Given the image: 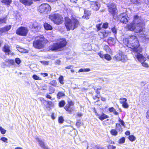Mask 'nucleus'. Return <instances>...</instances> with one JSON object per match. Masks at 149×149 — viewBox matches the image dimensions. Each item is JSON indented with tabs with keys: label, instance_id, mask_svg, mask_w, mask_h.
<instances>
[{
	"label": "nucleus",
	"instance_id": "nucleus-1",
	"mask_svg": "<svg viewBox=\"0 0 149 149\" xmlns=\"http://www.w3.org/2000/svg\"><path fill=\"white\" fill-rule=\"evenodd\" d=\"M123 42L125 46L131 49L133 52L137 53L135 56L143 67L147 68L149 67L148 64L146 62V58L140 53L143 51V48L140 47L137 36L134 35H130L127 38H123Z\"/></svg>",
	"mask_w": 149,
	"mask_h": 149
},
{
	"label": "nucleus",
	"instance_id": "nucleus-2",
	"mask_svg": "<svg viewBox=\"0 0 149 149\" xmlns=\"http://www.w3.org/2000/svg\"><path fill=\"white\" fill-rule=\"evenodd\" d=\"M123 42L125 46L131 49L133 52L137 53L135 56L143 67L147 68L149 67L148 64L146 62V58L140 53L143 51V48L140 47L137 36L134 35H130L127 38H123Z\"/></svg>",
	"mask_w": 149,
	"mask_h": 149
},
{
	"label": "nucleus",
	"instance_id": "nucleus-3",
	"mask_svg": "<svg viewBox=\"0 0 149 149\" xmlns=\"http://www.w3.org/2000/svg\"><path fill=\"white\" fill-rule=\"evenodd\" d=\"M64 24L67 31L73 30L80 25V23L77 17L72 15L70 19L68 16L64 17Z\"/></svg>",
	"mask_w": 149,
	"mask_h": 149
},
{
	"label": "nucleus",
	"instance_id": "nucleus-4",
	"mask_svg": "<svg viewBox=\"0 0 149 149\" xmlns=\"http://www.w3.org/2000/svg\"><path fill=\"white\" fill-rule=\"evenodd\" d=\"M66 40L65 38H61L58 42L53 43L49 47V49L51 51H60L64 49L67 44Z\"/></svg>",
	"mask_w": 149,
	"mask_h": 149
},
{
	"label": "nucleus",
	"instance_id": "nucleus-5",
	"mask_svg": "<svg viewBox=\"0 0 149 149\" xmlns=\"http://www.w3.org/2000/svg\"><path fill=\"white\" fill-rule=\"evenodd\" d=\"M33 42V46L36 49H41L43 48L45 45L48 42L43 35L36 36Z\"/></svg>",
	"mask_w": 149,
	"mask_h": 149
},
{
	"label": "nucleus",
	"instance_id": "nucleus-6",
	"mask_svg": "<svg viewBox=\"0 0 149 149\" xmlns=\"http://www.w3.org/2000/svg\"><path fill=\"white\" fill-rule=\"evenodd\" d=\"M48 18L54 24L57 25L62 24L64 21L62 16L58 13L51 14L49 15Z\"/></svg>",
	"mask_w": 149,
	"mask_h": 149
},
{
	"label": "nucleus",
	"instance_id": "nucleus-7",
	"mask_svg": "<svg viewBox=\"0 0 149 149\" xmlns=\"http://www.w3.org/2000/svg\"><path fill=\"white\" fill-rule=\"evenodd\" d=\"M51 10V8L49 4L43 3L39 6L38 10L41 13L47 14Z\"/></svg>",
	"mask_w": 149,
	"mask_h": 149
},
{
	"label": "nucleus",
	"instance_id": "nucleus-8",
	"mask_svg": "<svg viewBox=\"0 0 149 149\" xmlns=\"http://www.w3.org/2000/svg\"><path fill=\"white\" fill-rule=\"evenodd\" d=\"M67 103L64 107V109L67 113L72 114L74 111V103L71 100H68Z\"/></svg>",
	"mask_w": 149,
	"mask_h": 149
},
{
	"label": "nucleus",
	"instance_id": "nucleus-9",
	"mask_svg": "<svg viewBox=\"0 0 149 149\" xmlns=\"http://www.w3.org/2000/svg\"><path fill=\"white\" fill-rule=\"evenodd\" d=\"M108 10L109 13L113 17L116 16L118 13V10L116 4L111 3L108 4Z\"/></svg>",
	"mask_w": 149,
	"mask_h": 149
},
{
	"label": "nucleus",
	"instance_id": "nucleus-10",
	"mask_svg": "<svg viewBox=\"0 0 149 149\" xmlns=\"http://www.w3.org/2000/svg\"><path fill=\"white\" fill-rule=\"evenodd\" d=\"M29 30L25 26H21L18 28L16 30V33L18 36H26L28 33Z\"/></svg>",
	"mask_w": 149,
	"mask_h": 149
},
{
	"label": "nucleus",
	"instance_id": "nucleus-11",
	"mask_svg": "<svg viewBox=\"0 0 149 149\" xmlns=\"http://www.w3.org/2000/svg\"><path fill=\"white\" fill-rule=\"evenodd\" d=\"M145 22H141L137 23L135 24V32L138 33L143 32L145 29Z\"/></svg>",
	"mask_w": 149,
	"mask_h": 149
},
{
	"label": "nucleus",
	"instance_id": "nucleus-12",
	"mask_svg": "<svg viewBox=\"0 0 149 149\" xmlns=\"http://www.w3.org/2000/svg\"><path fill=\"white\" fill-rule=\"evenodd\" d=\"M126 56L123 53L120 52L118 53L113 57V58L117 61H120L123 62H125L127 59Z\"/></svg>",
	"mask_w": 149,
	"mask_h": 149
},
{
	"label": "nucleus",
	"instance_id": "nucleus-13",
	"mask_svg": "<svg viewBox=\"0 0 149 149\" xmlns=\"http://www.w3.org/2000/svg\"><path fill=\"white\" fill-rule=\"evenodd\" d=\"M2 50L6 55H13L14 54L10 50V47L8 45H5L3 46L2 49Z\"/></svg>",
	"mask_w": 149,
	"mask_h": 149
},
{
	"label": "nucleus",
	"instance_id": "nucleus-14",
	"mask_svg": "<svg viewBox=\"0 0 149 149\" xmlns=\"http://www.w3.org/2000/svg\"><path fill=\"white\" fill-rule=\"evenodd\" d=\"M90 7L92 9L95 11H97L100 8V6L99 2L97 1H91Z\"/></svg>",
	"mask_w": 149,
	"mask_h": 149
},
{
	"label": "nucleus",
	"instance_id": "nucleus-15",
	"mask_svg": "<svg viewBox=\"0 0 149 149\" xmlns=\"http://www.w3.org/2000/svg\"><path fill=\"white\" fill-rule=\"evenodd\" d=\"M20 2L25 6H29L33 3V1H39L40 0H19Z\"/></svg>",
	"mask_w": 149,
	"mask_h": 149
},
{
	"label": "nucleus",
	"instance_id": "nucleus-16",
	"mask_svg": "<svg viewBox=\"0 0 149 149\" xmlns=\"http://www.w3.org/2000/svg\"><path fill=\"white\" fill-rule=\"evenodd\" d=\"M11 25H6L4 27L0 28V35L1 36L4 33H7L11 29Z\"/></svg>",
	"mask_w": 149,
	"mask_h": 149
},
{
	"label": "nucleus",
	"instance_id": "nucleus-17",
	"mask_svg": "<svg viewBox=\"0 0 149 149\" xmlns=\"http://www.w3.org/2000/svg\"><path fill=\"white\" fill-rule=\"evenodd\" d=\"M127 102V99L125 98L122 97L119 99L120 103L122 104V107L125 109H127L129 107V105Z\"/></svg>",
	"mask_w": 149,
	"mask_h": 149
},
{
	"label": "nucleus",
	"instance_id": "nucleus-18",
	"mask_svg": "<svg viewBox=\"0 0 149 149\" xmlns=\"http://www.w3.org/2000/svg\"><path fill=\"white\" fill-rule=\"evenodd\" d=\"M135 23L132 22L126 25V29L127 30L131 31H135Z\"/></svg>",
	"mask_w": 149,
	"mask_h": 149
},
{
	"label": "nucleus",
	"instance_id": "nucleus-19",
	"mask_svg": "<svg viewBox=\"0 0 149 149\" xmlns=\"http://www.w3.org/2000/svg\"><path fill=\"white\" fill-rule=\"evenodd\" d=\"M127 16L126 15H124L123 14H121L119 16V19L120 22L124 24H126L128 22Z\"/></svg>",
	"mask_w": 149,
	"mask_h": 149
},
{
	"label": "nucleus",
	"instance_id": "nucleus-20",
	"mask_svg": "<svg viewBox=\"0 0 149 149\" xmlns=\"http://www.w3.org/2000/svg\"><path fill=\"white\" fill-rule=\"evenodd\" d=\"M84 15L82 16V18L88 19L89 18V17L91 15V11L86 9H84Z\"/></svg>",
	"mask_w": 149,
	"mask_h": 149
},
{
	"label": "nucleus",
	"instance_id": "nucleus-21",
	"mask_svg": "<svg viewBox=\"0 0 149 149\" xmlns=\"http://www.w3.org/2000/svg\"><path fill=\"white\" fill-rule=\"evenodd\" d=\"M40 27L38 24L36 22H34L32 25L31 29L32 31L35 32H38Z\"/></svg>",
	"mask_w": 149,
	"mask_h": 149
},
{
	"label": "nucleus",
	"instance_id": "nucleus-22",
	"mask_svg": "<svg viewBox=\"0 0 149 149\" xmlns=\"http://www.w3.org/2000/svg\"><path fill=\"white\" fill-rule=\"evenodd\" d=\"M107 43L110 46L114 45L116 44L115 40L114 38L109 37L107 39Z\"/></svg>",
	"mask_w": 149,
	"mask_h": 149
},
{
	"label": "nucleus",
	"instance_id": "nucleus-23",
	"mask_svg": "<svg viewBox=\"0 0 149 149\" xmlns=\"http://www.w3.org/2000/svg\"><path fill=\"white\" fill-rule=\"evenodd\" d=\"M36 140H37L38 142L39 143V144L41 147L44 149H49L45 145L44 142L40 140L38 138H36Z\"/></svg>",
	"mask_w": 149,
	"mask_h": 149
},
{
	"label": "nucleus",
	"instance_id": "nucleus-24",
	"mask_svg": "<svg viewBox=\"0 0 149 149\" xmlns=\"http://www.w3.org/2000/svg\"><path fill=\"white\" fill-rule=\"evenodd\" d=\"M43 27L47 31L51 30L53 29L52 26L47 22H45L43 24Z\"/></svg>",
	"mask_w": 149,
	"mask_h": 149
},
{
	"label": "nucleus",
	"instance_id": "nucleus-25",
	"mask_svg": "<svg viewBox=\"0 0 149 149\" xmlns=\"http://www.w3.org/2000/svg\"><path fill=\"white\" fill-rule=\"evenodd\" d=\"M109 118V116L108 115L103 113H102L101 115L99 114V116H98V118L101 121Z\"/></svg>",
	"mask_w": 149,
	"mask_h": 149
},
{
	"label": "nucleus",
	"instance_id": "nucleus-26",
	"mask_svg": "<svg viewBox=\"0 0 149 149\" xmlns=\"http://www.w3.org/2000/svg\"><path fill=\"white\" fill-rule=\"evenodd\" d=\"M133 21L134 22H143V21L141 20L140 17L139 16L137 15H134L133 17Z\"/></svg>",
	"mask_w": 149,
	"mask_h": 149
},
{
	"label": "nucleus",
	"instance_id": "nucleus-27",
	"mask_svg": "<svg viewBox=\"0 0 149 149\" xmlns=\"http://www.w3.org/2000/svg\"><path fill=\"white\" fill-rule=\"evenodd\" d=\"M108 110L110 113L113 112V114L115 115L118 116L119 115V113L117 112L113 107L109 108Z\"/></svg>",
	"mask_w": 149,
	"mask_h": 149
},
{
	"label": "nucleus",
	"instance_id": "nucleus-28",
	"mask_svg": "<svg viewBox=\"0 0 149 149\" xmlns=\"http://www.w3.org/2000/svg\"><path fill=\"white\" fill-rule=\"evenodd\" d=\"M100 33L102 34V36L101 38L102 39H104L107 37L108 34L111 33V32L110 31L107 32L105 31L104 32H100Z\"/></svg>",
	"mask_w": 149,
	"mask_h": 149
},
{
	"label": "nucleus",
	"instance_id": "nucleus-29",
	"mask_svg": "<svg viewBox=\"0 0 149 149\" xmlns=\"http://www.w3.org/2000/svg\"><path fill=\"white\" fill-rule=\"evenodd\" d=\"M65 96V93L62 91L58 92L57 94V97L58 99H60L62 97Z\"/></svg>",
	"mask_w": 149,
	"mask_h": 149
},
{
	"label": "nucleus",
	"instance_id": "nucleus-30",
	"mask_svg": "<svg viewBox=\"0 0 149 149\" xmlns=\"http://www.w3.org/2000/svg\"><path fill=\"white\" fill-rule=\"evenodd\" d=\"M110 134L112 136H116L118 135V132L117 130L115 129H111L110 131Z\"/></svg>",
	"mask_w": 149,
	"mask_h": 149
},
{
	"label": "nucleus",
	"instance_id": "nucleus-31",
	"mask_svg": "<svg viewBox=\"0 0 149 149\" xmlns=\"http://www.w3.org/2000/svg\"><path fill=\"white\" fill-rule=\"evenodd\" d=\"M49 84L51 86L56 87L57 86V82L56 80H53L50 82Z\"/></svg>",
	"mask_w": 149,
	"mask_h": 149
},
{
	"label": "nucleus",
	"instance_id": "nucleus-32",
	"mask_svg": "<svg viewBox=\"0 0 149 149\" xmlns=\"http://www.w3.org/2000/svg\"><path fill=\"white\" fill-rule=\"evenodd\" d=\"M59 82L62 85L64 84V79L63 77L61 75H60L58 78Z\"/></svg>",
	"mask_w": 149,
	"mask_h": 149
},
{
	"label": "nucleus",
	"instance_id": "nucleus-33",
	"mask_svg": "<svg viewBox=\"0 0 149 149\" xmlns=\"http://www.w3.org/2000/svg\"><path fill=\"white\" fill-rule=\"evenodd\" d=\"M1 2L6 5H10L12 3V0H1Z\"/></svg>",
	"mask_w": 149,
	"mask_h": 149
},
{
	"label": "nucleus",
	"instance_id": "nucleus-34",
	"mask_svg": "<svg viewBox=\"0 0 149 149\" xmlns=\"http://www.w3.org/2000/svg\"><path fill=\"white\" fill-rule=\"evenodd\" d=\"M7 20V17L0 18V24H6Z\"/></svg>",
	"mask_w": 149,
	"mask_h": 149
},
{
	"label": "nucleus",
	"instance_id": "nucleus-35",
	"mask_svg": "<svg viewBox=\"0 0 149 149\" xmlns=\"http://www.w3.org/2000/svg\"><path fill=\"white\" fill-rule=\"evenodd\" d=\"M47 104L45 105V107L46 108H50L51 106L53 104V103L52 102L50 101H45Z\"/></svg>",
	"mask_w": 149,
	"mask_h": 149
},
{
	"label": "nucleus",
	"instance_id": "nucleus-36",
	"mask_svg": "<svg viewBox=\"0 0 149 149\" xmlns=\"http://www.w3.org/2000/svg\"><path fill=\"white\" fill-rule=\"evenodd\" d=\"M104 58L108 61H110L112 59L111 56L108 54H104Z\"/></svg>",
	"mask_w": 149,
	"mask_h": 149
},
{
	"label": "nucleus",
	"instance_id": "nucleus-37",
	"mask_svg": "<svg viewBox=\"0 0 149 149\" xmlns=\"http://www.w3.org/2000/svg\"><path fill=\"white\" fill-rule=\"evenodd\" d=\"M65 104V102L64 100L60 101L58 103V106L60 107H64Z\"/></svg>",
	"mask_w": 149,
	"mask_h": 149
},
{
	"label": "nucleus",
	"instance_id": "nucleus-38",
	"mask_svg": "<svg viewBox=\"0 0 149 149\" xmlns=\"http://www.w3.org/2000/svg\"><path fill=\"white\" fill-rule=\"evenodd\" d=\"M141 0H130L131 2L137 5L141 4Z\"/></svg>",
	"mask_w": 149,
	"mask_h": 149
},
{
	"label": "nucleus",
	"instance_id": "nucleus-39",
	"mask_svg": "<svg viewBox=\"0 0 149 149\" xmlns=\"http://www.w3.org/2000/svg\"><path fill=\"white\" fill-rule=\"evenodd\" d=\"M128 139L130 141L133 142L135 141L136 138L133 135H131L129 136Z\"/></svg>",
	"mask_w": 149,
	"mask_h": 149
},
{
	"label": "nucleus",
	"instance_id": "nucleus-40",
	"mask_svg": "<svg viewBox=\"0 0 149 149\" xmlns=\"http://www.w3.org/2000/svg\"><path fill=\"white\" fill-rule=\"evenodd\" d=\"M111 30L112 32L113 33L115 36L117 33V30L116 28V26H114L113 27L111 28Z\"/></svg>",
	"mask_w": 149,
	"mask_h": 149
},
{
	"label": "nucleus",
	"instance_id": "nucleus-41",
	"mask_svg": "<svg viewBox=\"0 0 149 149\" xmlns=\"http://www.w3.org/2000/svg\"><path fill=\"white\" fill-rule=\"evenodd\" d=\"M102 24V23H100L96 25V27L97 28L96 31L97 32H98L101 30L102 28L101 26Z\"/></svg>",
	"mask_w": 149,
	"mask_h": 149
},
{
	"label": "nucleus",
	"instance_id": "nucleus-42",
	"mask_svg": "<svg viewBox=\"0 0 149 149\" xmlns=\"http://www.w3.org/2000/svg\"><path fill=\"white\" fill-rule=\"evenodd\" d=\"M58 123L59 124H61L63 123L64 121V120L63 117L62 116H60L58 118Z\"/></svg>",
	"mask_w": 149,
	"mask_h": 149
},
{
	"label": "nucleus",
	"instance_id": "nucleus-43",
	"mask_svg": "<svg viewBox=\"0 0 149 149\" xmlns=\"http://www.w3.org/2000/svg\"><path fill=\"white\" fill-rule=\"evenodd\" d=\"M125 138L124 137H123L119 139L118 143L120 144L123 143L125 142Z\"/></svg>",
	"mask_w": 149,
	"mask_h": 149
},
{
	"label": "nucleus",
	"instance_id": "nucleus-44",
	"mask_svg": "<svg viewBox=\"0 0 149 149\" xmlns=\"http://www.w3.org/2000/svg\"><path fill=\"white\" fill-rule=\"evenodd\" d=\"M81 122L80 120H77V122L76 123V125L77 127H79L81 125Z\"/></svg>",
	"mask_w": 149,
	"mask_h": 149
},
{
	"label": "nucleus",
	"instance_id": "nucleus-45",
	"mask_svg": "<svg viewBox=\"0 0 149 149\" xmlns=\"http://www.w3.org/2000/svg\"><path fill=\"white\" fill-rule=\"evenodd\" d=\"M49 94H52L55 91V89L52 87H50L49 88Z\"/></svg>",
	"mask_w": 149,
	"mask_h": 149
},
{
	"label": "nucleus",
	"instance_id": "nucleus-46",
	"mask_svg": "<svg viewBox=\"0 0 149 149\" xmlns=\"http://www.w3.org/2000/svg\"><path fill=\"white\" fill-rule=\"evenodd\" d=\"M109 24L107 22L104 23L102 25V27L105 29H107L108 27Z\"/></svg>",
	"mask_w": 149,
	"mask_h": 149
},
{
	"label": "nucleus",
	"instance_id": "nucleus-47",
	"mask_svg": "<svg viewBox=\"0 0 149 149\" xmlns=\"http://www.w3.org/2000/svg\"><path fill=\"white\" fill-rule=\"evenodd\" d=\"M33 78L35 80H40L41 79L36 74H34L32 76Z\"/></svg>",
	"mask_w": 149,
	"mask_h": 149
},
{
	"label": "nucleus",
	"instance_id": "nucleus-48",
	"mask_svg": "<svg viewBox=\"0 0 149 149\" xmlns=\"http://www.w3.org/2000/svg\"><path fill=\"white\" fill-rule=\"evenodd\" d=\"M15 63L17 64H19L21 63V61L20 59L18 58H16L15 59Z\"/></svg>",
	"mask_w": 149,
	"mask_h": 149
},
{
	"label": "nucleus",
	"instance_id": "nucleus-49",
	"mask_svg": "<svg viewBox=\"0 0 149 149\" xmlns=\"http://www.w3.org/2000/svg\"><path fill=\"white\" fill-rule=\"evenodd\" d=\"M98 55L100 57L103 59L104 58V55L102 53V51H100L97 53Z\"/></svg>",
	"mask_w": 149,
	"mask_h": 149
},
{
	"label": "nucleus",
	"instance_id": "nucleus-50",
	"mask_svg": "<svg viewBox=\"0 0 149 149\" xmlns=\"http://www.w3.org/2000/svg\"><path fill=\"white\" fill-rule=\"evenodd\" d=\"M0 131L1 133L3 134H4L6 132V130L3 128L1 126H0Z\"/></svg>",
	"mask_w": 149,
	"mask_h": 149
},
{
	"label": "nucleus",
	"instance_id": "nucleus-51",
	"mask_svg": "<svg viewBox=\"0 0 149 149\" xmlns=\"http://www.w3.org/2000/svg\"><path fill=\"white\" fill-rule=\"evenodd\" d=\"M118 121L123 126L125 127V123L124 121L121 120L120 118H119Z\"/></svg>",
	"mask_w": 149,
	"mask_h": 149
},
{
	"label": "nucleus",
	"instance_id": "nucleus-52",
	"mask_svg": "<svg viewBox=\"0 0 149 149\" xmlns=\"http://www.w3.org/2000/svg\"><path fill=\"white\" fill-rule=\"evenodd\" d=\"M40 62L42 63L43 65H47L49 63V62L48 61H40Z\"/></svg>",
	"mask_w": 149,
	"mask_h": 149
},
{
	"label": "nucleus",
	"instance_id": "nucleus-53",
	"mask_svg": "<svg viewBox=\"0 0 149 149\" xmlns=\"http://www.w3.org/2000/svg\"><path fill=\"white\" fill-rule=\"evenodd\" d=\"M104 50L107 52H109L111 51V49L108 45L104 46Z\"/></svg>",
	"mask_w": 149,
	"mask_h": 149
},
{
	"label": "nucleus",
	"instance_id": "nucleus-54",
	"mask_svg": "<svg viewBox=\"0 0 149 149\" xmlns=\"http://www.w3.org/2000/svg\"><path fill=\"white\" fill-rule=\"evenodd\" d=\"M107 147L108 149H116V146L113 145H109Z\"/></svg>",
	"mask_w": 149,
	"mask_h": 149
},
{
	"label": "nucleus",
	"instance_id": "nucleus-55",
	"mask_svg": "<svg viewBox=\"0 0 149 149\" xmlns=\"http://www.w3.org/2000/svg\"><path fill=\"white\" fill-rule=\"evenodd\" d=\"M8 64L11 65H14L15 64V62L13 59H10L9 60Z\"/></svg>",
	"mask_w": 149,
	"mask_h": 149
},
{
	"label": "nucleus",
	"instance_id": "nucleus-56",
	"mask_svg": "<svg viewBox=\"0 0 149 149\" xmlns=\"http://www.w3.org/2000/svg\"><path fill=\"white\" fill-rule=\"evenodd\" d=\"M2 141L4 142H6L8 140V139L7 138L5 137H1L0 139Z\"/></svg>",
	"mask_w": 149,
	"mask_h": 149
},
{
	"label": "nucleus",
	"instance_id": "nucleus-57",
	"mask_svg": "<svg viewBox=\"0 0 149 149\" xmlns=\"http://www.w3.org/2000/svg\"><path fill=\"white\" fill-rule=\"evenodd\" d=\"M40 74L42 75L44 77H45L48 76V74L47 73H41Z\"/></svg>",
	"mask_w": 149,
	"mask_h": 149
},
{
	"label": "nucleus",
	"instance_id": "nucleus-58",
	"mask_svg": "<svg viewBox=\"0 0 149 149\" xmlns=\"http://www.w3.org/2000/svg\"><path fill=\"white\" fill-rule=\"evenodd\" d=\"M102 89V88L100 87V88H98L96 90V93L97 94H100V91Z\"/></svg>",
	"mask_w": 149,
	"mask_h": 149
},
{
	"label": "nucleus",
	"instance_id": "nucleus-59",
	"mask_svg": "<svg viewBox=\"0 0 149 149\" xmlns=\"http://www.w3.org/2000/svg\"><path fill=\"white\" fill-rule=\"evenodd\" d=\"M47 1L50 3L55 2L58 1V0H46Z\"/></svg>",
	"mask_w": 149,
	"mask_h": 149
},
{
	"label": "nucleus",
	"instance_id": "nucleus-60",
	"mask_svg": "<svg viewBox=\"0 0 149 149\" xmlns=\"http://www.w3.org/2000/svg\"><path fill=\"white\" fill-rule=\"evenodd\" d=\"M77 1V0H70V2L73 3H76Z\"/></svg>",
	"mask_w": 149,
	"mask_h": 149
},
{
	"label": "nucleus",
	"instance_id": "nucleus-61",
	"mask_svg": "<svg viewBox=\"0 0 149 149\" xmlns=\"http://www.w3.org/2000/svg\"><path fill=\"white\" fill-rule=\"evenodd\" d=\"M83 115V114L81 113H77V116L79 117H80Z\"/></svg>",
	"mask_w": 149,
	"mask_h": 149
},
{
	"label": "nucleus",
	"instance_id": "nucleus-62",
	"mask_svg": "<svg viewBox=\"0 0 149 149\" xmlns=\"http://www.w3.org/2000/svg\"><path fill=\"white\" fill-rule=\"evenodd\" d=\"M46 98L47 99H51L52 98V97L50 96V95L48 94H46Z\"/></svg>",
	"mask_w": 149,
	"mask_h": 149
},
{
	"label": "nucleus",
	"instance_id": "nucleus-63",
	"mask_svg": "<svg viewBox=\"0 0 149 149\" xmlns=\"http://www.w3.org/2000/svg\"><path fill=\"white\" fill-rule=\"evenodd\" d=\"M126 135H130V132L129 131H127L125 133Z\"/></svg>",
	"mask_w": 149,
	"mask_h": 149
},
{
	"label": "nucleus",
	"instance_id": "nucleus-64",
	"mask_svg": "<svg viewBox=\"0 0 149 149\" xmlns=\"http://www.w3.org/2000/svg\"><path fill=\"white\" fill-rule=\"evenodd\" d=\"M41 102H42V101H44L45 102L46 101V100H45L44 98L43 97H40L39 98Z\"/></svg>",
	"mask_w": 149,
	"mask_h": 149
}]
</instances>
